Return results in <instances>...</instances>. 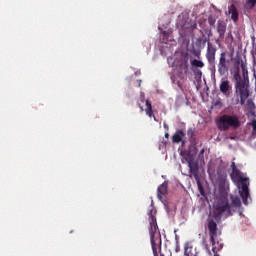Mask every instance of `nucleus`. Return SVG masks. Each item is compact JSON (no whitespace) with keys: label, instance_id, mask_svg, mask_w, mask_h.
Returning a JSON list of instances; mask_svg holds the SVG:
<instances>
[{"label":"nucleus","instance_id":"nucleus-1","mask_svg":"<svg viewBox=\"0 0 256 256\" xmlns=\"http://www.w3.org/2000/svg\"><path fill=\"white\" fill-rule=\"evenodd\" d=\"M230 201L227 198L220 199L214 206V219L221 221L233 217V213H237V209L241 208V199L239 196L230 195Z\"/></svg>","mask_w":256,"mask_h":256},{"label":"nucleus","instance_id":"nucleus-2","mask_svg":"<svg viewBox=\"0 0 256 256\" xmlns=\"http://www.w3.org/2000/svg\"><path fill=\"white\" fill-rule=\"evenodd\" d=\"M232 172L230 173V179L236 185L241 183V188L239 190L240 197L242 198L244 205H249V200L251 201V194H249V178L243 177V172L237 168L235 162H232L231 165Z\"/></svg>","mask_w":256,"mask_h":256},{"label":"nucleus","instance_id":"nucleus-3","mask_svg":"<svg viewBox=\"0 0 256 256\" xmlns=\"http://www.w3.org/2000/svg\"><path fill=\"white\" fill-rule=\"evenodd\" d=\"M233 81L235 83V93L240 98V105H245L247 99H249V79H243L239 71L233 74Z\"/></svg>","mask_w":256,"mask_h":256},{"label":"nucleus","instance_id":"nucleus-4","mask_svg":"<svg viewBox=\"0 0 256 256\" xmlns=\"http://www.w3.org/2000/svg\"><path fill=\"white\" fill-rule=\"evenodd\" d=\"M241 121L237 115L224 114L220 116L218 121V129L220 131H229V129H239Z\"/></svg>","mask_w":256,"mask_h":256},{"label":"nucleus","instance_id":"nucleus-5","mask_svg":"<svg viewBox=\"0 0 256 256\" xmlns=\"http://www.w3.org/2000/svg\"><path fill=\"white\" fill-rule=\"evenodd\" d=\"M208 231L210 235V243L212 245L213 256H220L219 251L223 249V243L217 240V222L214 220H210L208 222Z\"/></svg>","mask_w":256,"mask_h":256},{"label":"nucleus","instance_id":"nucleus-6","mask_svg":"<svg viewBox=\"0 0 256 256\" xmlns=\"http://www.w3.org/2000/svg\"><path fill=\"white\" fill-rule=\"evenodd\" d=\"M229 63L227 52H222L218 61V73L220 77H225L229 73Z\"/></svg>","mask_w":256,"mask_h":256},{"label":"nucleus","instance_id":"nucleus-7","mask_svg":"<svg viewBox=\"0 0 256 256\" xmlns=\"http://www.w3.org/2000/svg\"><path fill=\"white\" fill-rule=\"evenodd\" d=\"M149 225H150V229H149V233H150V239L152 238H157V217H155V210L151 209L149 212Z\"/></svg>","mask_w":256,"mask_h":256},{"label":"nucleus","instance_id":"nucleus-8","mask_svg":"<svg viewBox=\"0 0 256 256\" xmlns=\"http://www.w3.org/2000/svg\"><path fill=\"white\" fill-rule=\"evenodd\" d=\"M217 55V46L213 43H207L206 59L210 65H215V57Z\"/></svg>","mask_w":256,"mask_h":256},{"label":"nucleus","instance_id":"nucleus-9","mask_svg":"<svg viewBox=\"0 0 256 256\" xmlns=\"http://www.w3.org/2000/svg\"><path fill=\"white\" fill-rule=\"evenodd\" d=\"M219 89L220 93H222V95L226 97V99H229V97H231L233 86H231V82H229V80L222 79L219 85Z\"/></svg>","mask_w":256,"mask_h":256},{"label":"nucleus","instance_id":"nucleus-10","mask_svg":"<svg viewBox=\"0 0 256 256\" xmlns=\"http://www.w3.org/2000/svg\"><path fill=\"white\" fill-rule=\"evenodd\" d=\"M189 167V171L191 175L194 177V179H199V164L197 162H193V159L187 158L186 159Z\"/></svg>","mask_w":256,"mask_h":256},{"label":"nucleus","instance_id":"nucleus-11","mask_svg":"<svg viewBox=\"0 0 256 256\" xmlns=\"http://www.w3.org/2000/svg\"><path fill=\"white\" fill-rule=\"evenodd\" d=\"M150 241H151L153 255H157L161 253V245H162L161 234H157L156 238H153V237L150 238ZM157 249H159V252L157 251Z\"/></svg>","mask_w":256,"mask_h":256},{"label":"nucleus","instance_id":"nucleus-12","mask_svg":"<svg viewBox=\"0 0 256 256\" xmlns=\"http://www.w3.org/2000/svg\"><path fill=\"white\" fill-rule=\"evenodd\" d=\"M169 187V182L168 181H164L157 189V197L158 199L161 201V199H163V197H165V195H167V193H169L168 190Z\"/></svg>","mask_w":256,"mask_h":256},{"label":"nucleus","instance_id":"nucleus-13","mask_svg":"<svg viewBox=\"0 0 256 256\" xmlns=\"http://www.w3.org/2000/svg\"><path fill=\"white\" fill-rule=\"evenodd\" d=\"M228 13L229 15H231V19L232 21H234V23H237L239 21V11L237 10L235 4L229 6Z\"/></svg>","mask_w":256,"mask_h":256},{"label":"nucleus","instance_id":"nucleus-14","mask_svg":"<svg viewBox=\"0 0 256 256\" xmlns=\"http://www.w3.org/2000/svg\"><path fill=\"white\" fill-rule=\"evenodd\" d=\"M227 31V24L224 21L219 20L217 22V33L219 34L220 39L225 37Z\"/></svg>","mask_w":256,"mask_h":256},{"label":"nucleus","instance_id":"nucleus-15","mask_svg":"<svg viewBox=\"0 0 256 256\" xmlns=\"http://www.w3.org/2000/svg\"><path fill=\"white\" fill-rule=\"evenodd\" d=\"M183 137H185V132L183 130H176V132L172 136V142L173 143H183L185 144V141H183Z\"/></svg>","mask_w":256,"mask_h":256},{"label":"nucleus","instance_id":"nucleus-16","mask_svg":"<svg viewBox=\"0 0 256 256\" xmlns=\"http://www.w3.org/2000/svg\"><path fill=\"white\" fill-rule=\"evenodd\" d=\"M146 115L148 117H153L154 121H157V118L155 117V114H153V105L151 104V101L146 100V109H145Z\"/></svg>","mask_w":256,"mask_h":256},{"label":"nucleus","instance_id":"nucleus-17","mask_svg":"<svg viewBox=\"0 0 256 256\" xmlns=\"http://www.w3.org/2000/svg\"><path fill=\"white\" fill-rule=\"evenodd\" d=\"M191 65L192 67H196L197 69H203V67H205V63H203V61L198 59L192 60Z\"/></svg>","mask_w":256,"mask_h":256},{"label":"nucleus","instance_id":"nucleus-18","mask_svg":"<svg viewBox=\"0 0 256 256\" xmlns=\"http://www.w3.org/2000/svg\"><path fill=\"white\" fill-rule=\"evenodd\" d=\"M180 67L181 69H183V71H185V73L189 71V60L187 59V57H185L184 60L181 62Z\"/></svg>","mask_w":256,"mask_h":256},{"label":"nucleus","instance_id":"nucleus-19","mask_svg":"<svg viewBox=\"0 0 256 256\" xmlns=\"http://www.w3.org/2000/svg\"><path fill=\"white\" fill-rule=\"evenodd\" d=\"M197 183L198 191L201 195L205 194V190L203 189V184H201V178L195 180Z\"/></svg>","mask_w":256,"mask_h":256},{"label":"nucleus","instance_id":"nucleus-20","mask_svg":"<svg viewBox=\"0 0 256 256\" xmlns=\"http://www.w3.org/2000/svg\"><path fill=\"white\" fill-rule=\"evenodd\" d=\"M256 5V0H247L246 4H245V9H253V7H255Z\"/></svg>","mask_w":256,"mask_h":256},{"label":"nucleus","instance_id":"nucleus-21","mask_svg":"<svg viewBox=\"0 0 256 256\" xmlns=\"http://www.w3.org/2000/svg\"><path fill=\"white\" fill-rule=\"evenodd\" d=\"M184 256H193V247L191 246L184 247Z\"/></svg>","mask_w":256,"mask_h":256},{"label":"nucleus","instance_id":"nucleus-22","mask_svg":"<svg viewBox=\"0 0 256 256\" xmlns=\"http://www.w3.org/2000/svg\"><path fill=\"white\" fill-rule=\"evenodd\" d=\"M158 29H159L160 33L163 34V37H165V39H169V36L171 35V33H173L172 30L165 31V30L161 29V27H159Z\"/></svg>","mask_w":256,"mask_h":256},{"label":"nucleus","instance_id":"nucleus-23","mask_svg":"<svg viewBox=\"0 0 256 256\" xmlns=\"http://www.w3.org/2000/svg\"><path fill=\"white\" fill-rule=\"evenodd\" d=\"M187 135L190 137V141H195V129H188Z\"/></svg>","mask_w":256,"mask_h":256},{"label":"nucleus","instance_id":"nucleus-24","mask_svg":"<svg viewBox=\"0 0 256 256\" xmlns=\"http://www.w3.org/2000/svg\"><path fill=\"white\" fill-rule=\"evenodd\" d=\"M241 69H242V75H243V79H249V77H247V67L245 66V64H241Z\"/></svg>","mask_w":256,"mask_h":256},{"label":"nucleus","instance_id":"nucleus-25","mask_svg":"<svg viewBox=\"0 0 256 256\" xmlns=\"http://www.w3.org/2000/svg\"><path fill=\"white\" fill-rule=\"evenodd\" d=\"M215 18H213V17H209L208 18V23H209V25H211V26H213V25H215Z\"/></svg>","mask_w":256,"mask_h":256},{"label":"nucleus","instance_id":"nucleus-26","mask_svg":"<svg viewBox=\"0 0 256 256\" xmlns=\"http://www.w3.org/2000/svg\"><path fill=\"white\" fill-rule=\"evenodd\" d=\"M196 77H201L203 75V72L199 69H197L195 72Z\"/></svg>","mask_w":256,"mask_h":256},{"label":"nucleus","instance_id":"nucleus-27","mask_svg":"<svg viewBox=\"0 0 256 256\" xmlns=\"http://www.w3.org/2000/svg\"><path fill=\"white\" fill-rule=\"evenodd\" d=\"M206 249H207L208 255H209V256H212L213 254L211 253V249H209V247H206Z\"/></svg>","mask_w":256,"mask_h":256},{"label":"nucleus","instance_id":"nucleus-28","mask_svg":"<svg viewBox=\"0 0 256 256\" xmlns=\"http://www.w3.org/2000/svg\"><path fill=\"white\" fill-rule=\"evenodd\" d=\"M253 129L256 131V122H253Z\"/></svg>","mask_w":256,"mask_h":256},{"label":"nucleus","instance_id":"nucleus-29","mask_svg":"<svg viewBox=\"0 0 256 256\" xmlns=\"http://www.w3.org/2000/svg\"><path fill=\"white\" fill-rule=\"evenodd\" d=\"M203 153H205V149H202V150L200 151V155H203Z\"/></svg>","mask_w":256,"mask_h":256},{"label":"nucleus","instance_id":"nucleus-30","mask_svg":"<svg viewBox=\"0 0 256 256\" xmlns=\"http://www.w3.org/2000/svg\"><path fill=\"white\" fill-rule=\"evenodd\" d=\"M166 139H169V133H165Z\"/></svg>","mask_w":256,"mask_h":256},{"label":"nucleus","instance_id":"nucleus-31","mask_svg":"<svg viewBox=\"0 0 256 256\" xmlns=\"http://www.w3.org/2000/svg\"><path fill=\"white\" fill-rule=\"evenodd\" d=\"M171 80L173 83H175V78L173 76H171Z\"/></svg>","mask_w":256,"mask_h":256},{"label":"nucleus","instance_id":"nucleus-32","mask_svg":"<svg viewBox=\"0 0 256 256\" xmlns=\"http://www.w3.org/2000/svg\"><path fill=\"white\" fill-rule=\"evenodd\" d=\"M204 43H210L208 39H204Z\"/></svg>","mask_w":256,"mask_h":256},{"label":"nucleus","instance_id":"nucleus-33","mask_svg":"<svg viewBox=\"0 0 256 256\" xmlns=\"http://www.w3.org/2000/svg\"><path fill=\"white\" fill-rule=\"evenodd\" d=\"M222 179L225 181V179H227V175H224Z\"/></svg>","mask_w":256,"mask_h":256},{"label":"nucleus","instance_id":"nucleus-34","mask_svg":"<svg viewBox=\"0 0 256 256\" xmlns=\"http://www.w3.org/2000/svg\"><path fill=\"white\" fill-rule=\"evenodd\" d=\"M140 110H141V111H145V110L143 109V106H140Z\"/></svg>","mask_w":256,"mask_h":256},{"label":"nucleus","instance_id":"nucleus-35","mask_svg":"<svg viewBox=\"0 0 256 256\" xmlns=\"http://www.w3.org/2000/svg\"><path fill=\"white\" fill-rule=\"evenodd\" d=\"M216 43H219V39L216 40Z\"/></svg>","mask_w":256,"mask_h":256}]
</instances>
